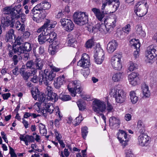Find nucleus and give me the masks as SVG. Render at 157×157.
Returning <instances> with one entry per match:
<instances>
[{"label": "nucleus", "instance_id": "1", "mask_svg": "<svg viewBox=\"0 0 157 157\" xmlns=\"http://www.w3.org/2000/svg\"><path fill=\"white\" fill-rule=\"evenodd\" d=\"M51 6V4L46 1L42 2L37 4L31 10L30 15L33 16V20L36 22H41L44 18L45 16L42 14L41 11L49 9Z\"/></svg>", "mask_w": 157, "mask_h": 157}, {"label": "nucleus", "instance_id": "2", "mask_svg": "<svg viewBox=\"0 0 157 157\" xmlns=\"http://www.w3.org/2000/svg\"><path fill=\"white\" fill-rule=\"evenodd\" d=\"M44 73L40 74L39 82L42 83L44 82L45 85L48 86L50 85L51 81H52L56 76V73L54 71L51 70L48 72L45 70Z\"/></svg>", "mask_w": 157, "mask_h": 157}, {"label": "nucleus", "instance_id": "3", "mask_svg": "<svg viewBox=\"0 0 157 157\" xmlns=\"http://www.w3.org/2000/svg\"><path fill=\"white\" fill-rule=\"evenodd\" d=\"M73 18L75 23L80 26L86 24L88 21L87 16L86 13L84 12H75Z\"/></svg>", "mask_w": 157, "mask_h": 157}, {"label": "nucleus", "instance_id": "4", "mask_svg": "<svg viewBox=\"0 0 157 157\" xmlns=\"http://www.w3.org/2000/svg\"><path fill=\"white\" fill-rule=\"evenodd\" d=\"M141 2H138L135 6L134 12L137 16L140 17L144 16L147 13L148 7H147V3L141 4Z\"/></svg>", "mask_w": 157, "mask_h": 157}, {"label": "nucleus", "instance_id": "5", "mask_svg": "<svg viewBox=\"0 0 157 157\" xmlns=\"http://www.w3.org/2000/svg\"><path fill=\"white\" fill-rule=\"evenodd\" d=\"M17 6H15L12 9L8 8H6L5 11L6 14L7 15H10L11 18H12L13 20L14 19H18L20 18V13L21 11V9L18 10L17 9Z\"/></svg>", "mask_w": 157, "mask_h": 157}, {"label": "nucleus", "instance_id": "6", "mask_svg": "<svg viewBox=\"0 0 157 157\" xmlns=\"http://www.w3.org/2000/svg\"><path fill=\"white\" fill-rule=\"evenodd\" d=\"M93 109L97 113L102 112L105 109V105L104 102L99 100H95L93 102Z\"/></svg>", "mask_w": 157, "mask_h": 157}, {"label": "nucleus", "instance_id": "7", "mask_svg": "<svg viewBox=\"0 0 157 157\" xmlns=\"http://www.w3.org/2000/svg\"><path fill=\"white\" fill-rule=\"evenodd\" d=\"M113 96L116 101L119 103H122L125 101L126 94L124 91L121 89H114Z\"/></svg>", "mask_w": 157, "mask_h": 157}, {"label": "nucleus", "instance_id": "8", "mask_svg": "<svg viewBox=\"0 0 157 157\" xmlns=\"http://www.w3.org/2000/svg\"><path fill=\"white\" fill-rule=\"evenodd\" d=\"M121 56V55L117 54L112 58L111 64L115 70H119L122 68V65L120 62Z\"/></svg>", "mask_w": 157, "mask_h": 157}, {"label": "nucleus", "instance_id": "9", "mask_svg": "<svg viewBox=\"0 0 157 157\" xmlns=\"http://www.w3.org/2000/svg\"><path fill=\"white\" fill-rule=\"evenodd\" d=\"M77 65L84 68H88L90 65L89 55L85 53L83 54L81 59L78 62Z\"/></svg>", "mask_w": 157, "mask_h": 157}, {"label": "nucleus", "instance_id": "10", "mask_svg": "<svg viewBox=\"0 0 157 157\" xmlns=\"http://www.w3.org/2000/svg\"><path fill=\"white\" fill-rule=\"evenodd\" d=\"M57 107H58L56 106V108H54L52 104L48 103V101L46 103H43L41 112L44 116L46 115V113L47 112L51 114L54 111H55L56 112L57 111V110L55 111V110Z\"/></svg>", "mask_w": 157, "mask_h": 157}, {"label": "nucleus", "instance_id": "11", "mask_svg": "<svg viewBox=\"0 0 157 157\" xmlns=\"http://www.w3.org/2000/svg\"><path fill=\"white\" fill-rule=\"evenodd\" d=\"M156 48L155 47H153L152 46L147 48L146 56L148 60L152 59L157 55V50H156Z\"/></svg>", "mask_w": 157, "mask_h": 157}, {"label": "nucleus", "instance_id": "12", "mask_svg": "<svg viewBox=\"0 0 157 157\" xmlns=\"http://www.w3.org/2000/svg\"><path fill=\"white\" fill-rule=\"evenodd\" d=\"M119 132L117 134V138L120 143H123L124 146H125L128 141V139L127 137V133L121 130H119Z\"/></svg>", "mask_w": 157, "mask_h": 157}, {"label": "nucleus", "instance_id": "13", "mask_svg": "<svg viewBox=\"0 0 157 157\" xmlns=\"http://www.w3.org/2000/svg\"><path fill=\"white\" fill-rule=\"evenodd\" d=\"M32 50L31 44L28 42H25L22 45L18 47L17 51L16 53L19 52L18 54L25 53V52H30ZM16 51H17V50Z\"/></svg>", "mask_w": 157, "mask_h": 157}, {"label": "nucleus", "instance_id": "14", "mask_svg": "<svg viewBox=\"0 0 157 157\" xmlns=\"http://www.w3.org/2000/svg\"><path fill=\"white\" fill-rule=\"evenodd\" d=\"M138 76V73L134 72L129 75L128 78L130 84L134 86L137 85L140 80Z\"/></svg>", "mask_w": 157, "mask_h": 157}, {"label": "nucleus", "instance_id": "15", "mask_svg": "<svg viewBox=\"0 0 157 157\" xmlns=\"http://www.w3.org/2000/svg\"><path fill=\"white\" fill-rule=\"evenodd\" d=\"M138 144L141 146H147L149 141L148 137L147 135L141 133L138 138Z\"/></svg>", "mask_w": 157, "mask_h": 157}, {"label": "nucleus", "instance_id": "16", "mask_svg": "<svg viewBox=\"0 0 157 157\" xmlns=\"http://www.w3.org/2000/svg\"><path fill=\"white\" fill-rule=\"evenodd\" d=\"M2 23L4 26H9L13 28L14 26V20L11 18L10 15H6L2 19Z\"/></svg>", "mask_w": 157, "mask_h": 157}, {"label": "nucleus", "instance_id": "17", "mask_svg": "<svg viewBox=\"0 0 157 157\" xmlns=\"http://www.w3.org/2000/svg\"><path fill=\"white\" fill-rule=\"evenodd\" d=\"M117 17L116 16H114L113 18H108L104 21L105 24H106L108 27H109V30L110 29H112L116 26Z\"/></svg>", "mask_w": 157, "mask_h": 157}, {"label": "nucleus", "instance_id": "18", "mask_svg": "<svg viewBox=\"0 0 157 157\" xmlns=\"http://www.w3.org/2000/svg\"><path fill=\"white\" fill-rule=\"evenodd\" d=\"M65 81V77L64 75L57 78L54 81L53 83L54 87L59 89L63 85Z\"/></svg>", "mask_w": 157, "mask_h": 157}, {"label": "nucleus", "instance_id": "19", "mask_svg": "<svg viewBox=\"0 0 157 157\" xmlns=\"http://www.w3.org/2000/svg\"><path fill=\"white\" fill-rule=\"evenodd\" d=\"M118 45L116 40H112L107 44V49L108 52L109 53L113 52L116 49Z\"/></svg>", "mask_w": 157, "mask_h": 157}, {"label": "nucleus", "instance_id": "20", "mask_svg": "<svg viewBox=\"0 0 157 157\" xmlns=\"http://www.w3.org/2000/svg\"><path fill=\"white\" fill-rule=\"evenodd\" d=\"M43 64L42 61L40 59L36 60L35 62L34 69L32 70V74H35L37 72V70H41L42 69Z\"/></svg>", "mask_w": 157, "mask_h": 157}, {"label": "nucleus", "instance_id": "21", "mask_svg": "<svg viewBox=\"0 0 157 157\" xmlns=\"http://www.w3.org/2000/svg\"><path fill=\"white\" fill-rule=\"evenodd\" d=\"M92 11L94 13V14L98 19L101 21L104 17V14L101 13L99 9L95 8L92 9Z\"/></svg>", "mask_w": 157, "mask_h": 157}, {"label": "nucleus", "instance_id": "22", "mask_svg": "<svg viewBox=\"0 0 157 157\" xmlns=\"http://www.w3.org/2000/svg\"><path fill=\"white\" fill-rule=\"evenodd\" d=\"M68 46L73 47H75L77 45V41L75 38L71 35H68Z\"/></svg>", "mask_w": 157, "mask_h": 157}, {"label": "nucleus", "instance_id": "23", "mask_svg": "<svg viewBox=\"0 0 157 157\" xmlns=\"http://www.w3.org/2000/svg\"><path fill=\"white\" fill-rule=\"evenodd\" d=\"M20 73L24 79L26 81H28L29 78L32 74V72L31 73L30 72L28 71H25V69L24 68H21L20 70Z\"/></svg>", "mask_w": 157, "mask_h": 157}, {"label": "nucleus", "instance_id": "24", "mask_svg": "<svg viewBox=\"0 0 157 157\" xmlns=\"http://www.w3.org/2000/svg\"><path fill=\"white\" fill-rule=\"evenodd\" d=\"M14 30L13 29H10L6 34V41L7 42L10 41L14 38L15 40V36L14 34Z\"/></svg>", "mask_w": 157, "mask_h": 157}, {"label": "nucleus", "instance_id": "25", "mask_svg": "<svg viewBox=\"0 0 157 157\" xmlns=\"http://www.w3.org/2000/svg\"><path fill=\"white\" fill-rule=\"evenodd\" d=\"M48 101L51 100L55 102L57 101L58 99V96L57 94L55 93L49 92L47 93Z\"/></svg>", "mask_w": 157, "mask_h": 157}, {"label": "nucleus", "instance_id": "26", "mask_svg": "<svg viewBox=\"0 0 157 157\" xmlns=\"http://www.w3.org/2000/svg\"><path fill=\"white\" fill-rule=\"evenodd\" d=\"M148 86L146 84H144L142 86V92L143 97L147 98L150 96V91Z\"/></svg>", "mask_w": 157, "mask_h": 157}, {"label": "nucleus", "instance_id": "27", "mask_svg": "<svg viewBox=\"0 0 157 157\" xmlns=\"http://www.w3.org/2000/svg\"><path fill=\"white\" fill-rule=\"evenodd\" d=\"M123 72H118L113 74L112 76L113 80L114 82H118L121 80L123 78Z\"/></svg>", "mask_w": 157, "mask_h": 157}, {"label": "nucleus", "instance_id": "28", "mask_svg": "<svg viewBox=\"0 0 157 157\" xmlns=\"http://www.w3.org/2000/svg\"><path fill=\"white\" fill-rule=\"evenodd\" d=\"M48 36L41 33L38 36V40L40 44H42L46 42H48Z\"/></svg>", "mask_w": 157, "mask_h": 157}, {"label": "nucleus", "instance_id": "29", "mask_svg": "<svg viewBox=\"0 0 157 157\" xmlns=\"http://www.w3.org/2000/svg\"><path fill=\"white\" fill-rule=\"evenodd\" d=\"M97 24L96 25L95 27L98 29L99 31H105V30L107 32L109 31V27H108L106 24Z\"/></svg>", "mask_w": 157, "mask_h": 157}, {"label": "nucleus", "instance_id": "30", "mask_svg": "<svg viewBox=\"0 0 157 157\" xmlns=\"http://www.w3.org/2000/svg\"><path fill=\"white\" fill-rule=\"evenodd\" d=\"M120 122L119 119L113 116L110 117L109 120V125L113 126L115 124H120Z\"/></svg>", "mask_w": 157, "mask_h": 157}, {"label": "nucleus", "instance_id": "31", "mask_svg": "<svg viewBox=\"0 0 157 157\" xmlns=\"http://www.w3.org/2000/svg\"><path fill=\"white\" fill-rule=\"evenodd\" d=\"M130 96L131 102L132 103L135 104L138 101V98L134 91H132L130 92Z\"/></svg>", "mask_w": 157, "mask_h": 157}, {"label": "nucleus", "instance_id": "32", "mask_svg": "<svg viewBox=\"0 0 157 157\" xmlns=\"http://www.w3.org/2000/svg\"><path fill=\"white\" fill-rule=\"evenodd\" d=\"M137 128L139 132L141 133H143L144 131V128L143 123L141 120L138 121L137 124Z\"/></svg>", "mask_w": 157, "mask_h": 157}, {"label": "nucleus", "instance_id": "33", "mask_svg": "<svg viewBox=\"0 0 157 157\" xmlns=\"http://www.w3.org/2000/svg\"><path fill=\"white\" fill-rule=\"evenodd\" d=\"M48 42L50 43L54 41L57 38L56 34L55 33H51L48 35Z\"/></svg>", "mask_w": 157, "mask_h": 157}, {"label": "nucleus", "instance_id": "34", "mask_svg": "<svg viewBox=\"0 0 157 157\" xmlns=\"http://www.w3.org/2000/svg\"><path fill=\"white\" fill-rule=\"evenodd\" d=\"M57 110L56 112V115L59 117L58 119H56L55 121V124L57 126L59 124V122L62 119V116L60 114V111H59V107H57L56 108L55 111Z\"/></svg>", "mask_w": 157, "mask_h": 157}, {"label": "nucleus", "instance_id": "35", "mask_svg": "<svg viewBox=\"0 0 157 157\" xmlns=\"http://www.w3.org/2000/svg\"><path fill=\"white\" fill-rule=\"evenodd\" d=\"M25 25L23 24H21L20 21H17L15 24V27L18 30L24 32L25 30Z\"/></svg>", "mask_w": 157, "mask_h": 157}, {"label": "nucleus", "instance_id": "36", "mask_svg": "<svg viewBox=\"0 0 157 157\" xmlns=\"http://www.w3.org/2000/svg\"><path fill=\"white\" fill-rule=\"evenodd\" d=\"M46 95L44 94L43 93L39 96L38 100L41 102V105L43 106V103H46L48 102L47 97L46 98Z\"/></svg>", "mask_w": 157, "mask_h": 157}, {"label": "nucleus", "instance_id": "37", "mask_svg": "<svg viewBox=\"0 0 157 157\" xmlns=\"http://www.w3.org/2000/svg\"><path fill=\"white\" fill-rule=\"evenodd\" d=\"M132 46L134 48L136 49V50H135L134 52L133 55L135 59L138 56V51H137L138 48L139 50V48L140 47V43L138 42L137 43H135L133 44L132 45Z\"/></svg>", "mask_w": 157, "mask_h": 157}, {"label": "nucleus", "instance_id": "38", "mask_svg": "<svg viewBox=\"0 0 157 157\" xmlns=\"http://www.w3.org/2000/svg\"><path fill=\"white\" fill-rule=\"evenodd\" d=\"M136 33L142 37H145V33L144 31L143 30L141 26L140 25H138L136 26Z\"/></svg>", "mask_w": 157, "mask_h": 157}, {"label": "nucleus", "instance_id": "39", "mask_svg": "<svg viewBox=\"0 0 157 157\" xmlns=\"http://www.w3.org/2000/svg\"><path fill=\"white\" fill-rule=\"evenodd\" d=\"M67 26L65 27V29L68 32H70L72 31L74 27V24L72 21L70 20Z\"/></svg>", "mask_w": 157, "mask_h": 157}, {"label": "nucleus", "instance_id": "40", "mask_svg": "<svg viewBox=\"0 0 157 157\" xmlns=\"http://www.w3.org/2000/svg\"><path fill=\"white\" fill-rule=\"evenodd\" d=\"M94 45V40L92 38L88 40L86 43L85 47L86 48H91Z\"/></svg>", "mask_w": 157, "mask_h": 157}, {"label": "nucleus", "instance_id": "41", "mask_svg": "<svg viewBox=\"0 0 157 157\" xmlns=\"http://www.w3.org/2000/svg\"><path fill=\"white\" fill-rule=\"evenodd\" d=\"M77 104L80 111H83L86 109L85 104L82 100H78L77 102Z\"/></svg>", "mask_w": 157, "mask_h": 157}, {"label": "nucleus", "instance_id": "42", "mask_svg": "<svg viewBox=\"0 0 157 157\" xmlns=\"http://www.w3.org/2000/svg\"><path fill=\"white\" fill-rule=\"evenodd\" d=\"M69 84L70 86H73L75 88H76L80 86V81L78 80H75L70 82Z\"/></svg>", "mask_w": 157, "mask_h": 157}, {"label": "nucleus", "instance_id": "43", "mask_svg": "<svg viewBox=\"0 0 157 157\" xmlns=\"http://www.w3.org/2000/svg\"><path fill=\"white\" fill-rule=\"evenodd\" d=\"M35 62L34 63L32 60L28 61L26 63V68L27 69H30L32 70L34 69Z\"/></svg>", "mask_w": 157, "mask_h": 157}, {"label": "nucleus", "instance_id": "44", "mask_svg": "<svg viewBox=\"0 0 157 157\" xmlns=\"http://www.w3.org/2000/svg\"><path fill=\"white\" fill-rule=\"evenodd\" d=\"M105 53L102 49H100L98 51H97L95 53L94 57H98L99 58L104 57Z\"/></svg>", "mask_w": 157, "mask_h": 157}, {"label": "nucleus", "instance_id": "45", "mask_svg": "<svg viewBox=\"0 0 157 157\" xmlns=\"http://www.w3.org/2000/svg\"><path fill=\"white\" fill-rule=\"evenodd\" d=\"M69 86V84L67 87L68 90L71 93L72 96L75 97L76 94V88L73 86Z\"/></svg>", "mask_w": 157, "mask_h": 157}, {"label": "nucleus", "instance_id": "46", "mask_svg": "<svg viewBox=\"0 0 157 157\" xmlns=\"http://www.w3.org/2000/svg\"><path fill=\"white\" fill-rule=\"evenodd\" d=\"M15 47L14 46V45H13V47L12 50L9 51V55L10 57H12L14 54V53H17L18 55H20L21 54H18L19 52H18L17 53H15V52H17L16 50H17V49H18V47H16L15 48Z\"/></svg>", "mask_w": 157, "mask_h": 157}, {"label": "nucleus", "instance_id": "47", "mask_svg": "<svg viewBox=\"0 0 157 157\" xmlns=\"http://www.w3.org/2000/svg\"><path fill=\"white\" fill-rule=\"evenodd\" d=\"M87 128L86 127H84L82 128V135L84 139H85L87 134Z\"/></svg>", "mask_w": 157, "mask_h": 157}, {"label": "nucleus", "instance_id": "48", "mask_svg": "<svg viewBox=\"0 0 157 157\" xmlns=\"http://www.w3.org/2000/svg\"><path fill=\"white\" fill-rule=\"evenodd\" d=\"M59 97L60 99L64 101H67L71 99V98L69 95L60 94Z\"/></svg>", "mask_w": 157, "mask_h": 157}, {"label": "nucleus", "instance_id": "49", "mask_svg": "<svg viewBox=\"0 0 157 157\" xmlns=\"http://www.w3.org/2000/svg\"><path fill=\"white\" fill-rule=\"evenodd\" d=\"M70 21V20L67 19L63 18L60 20V22L62 25L65 28V27L67 26Z\"/></svg>", "mask_w": 157, "mask_h": 157}, {"label": "nucleus", "instance_id": "50", "mask_svg": "<svg viewBox=\"0 0 157 157\" xmlns=\"http://www.w3.org/2000/svg\"><path fill=\"white\" fill-rule=\"evenodd\" d=\"M95 63L98 64H101L104 59L105 57L99 58L98 57H94Z\"/></svg>", "mask_w": 157, "mask_h": 157}, {"label": "nucleus", "instance_id": "51", "mask_svg": "<svg viewBox=\"0 0 157 157\" xmlns=\"http://www.w3.org/2000/svg\"><path fill=\"white\" fill-rule=\"evenodd\" d=\"M137 65H135L133 63L131 62L129 65V66L128 67V69L130 71H132L137 68Z\"/></svg>", "mask_w": 157, "mask_h": 157}, {"label": "nucleus", "instance_id": "52", "mask_svg": "<svg viewBox=\"0 0 157 157\" xmlns=\"http://www.w3.org/2000/svg\"><path fill=\"white\" fill-rule=\"evenodd\" d=\"M113 2H116L117 6H118L119 5V2L118 0H106L105 2L107 5H109L112 4Z\"/></svg>", "mask_w": 157, "mask_h": 157}, {"label": "nucleus", "instance_id": "53", "mask_svg": "<svg viewBox=\"0 0 157 157\" xmlns=\"http://www.w3.org/2000/svg\"><path fill=\"white\" fill-rule=\"evenodd\" d=\"M35 74H33V77H32L30 80L31 81L33 82V83H37L38 82H39V78L40 75L38 78L37 76L36 75H35Z\"/></svg>", "mask_w": 157, "mask_h": 157}, {"label": "nucleus", "instance_id": "54", "mask_svg": "<svg viewBox=\"0 0 157 157\" xmlns=\"http://www.w3.org/2000/svg\"><path fill=\"white\" fill-rule=\"evenodd\" d=\"M57 46H53L51 48H49L48 49L49 53L52 55H54L56 52V49L57 48Z\"/></svg>", "mask_w": 157, "mask_h": 157}, {"label": "nucleus", "instance_id": "55", "mask_svg": "<svg viewBox=\"0 0 157 157\" xmlns=\"http://www.w3.org/2000/svg\"><path fill=\"white\" fill-rule=\"evenodd\" d=\"M25 139L28 142H33L34 141V137L32 136L26 135L25 136Z\"/></svg>", "mask_w": 157, "mask_h": 157}, {"label": "nucleus", "instance_id": "56", "mask_svg": "<svg viewBox=\"0 0 157 157\" xmlns=\"http://www.w3.org/2000/svg\"><path fill=\"white\" fill-rule=\"evenodd\" d=\"M50 31L48 29V28H44L42 30V33H43V34L48 36L50 33H49Z\"/></svg>", "mask_w": 157, "mask_h": 157}, {"label": "nucleus", "instance_id": "57", "mask_svg": "<svg viewBox=\"0 0 157 157\" xmlns=\"http://www.w3.org/2000/svg\"><path fill=\"white\" fill-rule=\"evenodd\" d=\"M21 37L19 36L16 39L15 41V44H14L15 45V47H16V45H20L21 44Z\"/></svg>", "mask_w": 157, "mask_h": 157}, {"label": "nucleus", "instance_id": "58", "mask_svg": "<svg viewBox=\"0 0 157 157\" xmlns=\"http://www.w3.org/2000/svg\"><path fill=\"white\" fill-rule=\"evenodd\" d=\"M107 5L105 2L103 3L101 8V13L103 14H108L109 13V12L108 11L104 10L105 8Z\"/></svg>", "mask_w": 157, "mask_h": 157}, {"label": "nucleus", "instance_id": "59", "mask_svg": "<svg viewBox=\"0 0 157 157\" xmlns=\"http://www.w3.org/2000/svg\"><path fill=\"white\" fill-rule=\"evenodd\" d=\"M130 25H127L123 28V31L126 33H128L130 30Z\"/></svg>", "mask_w": 157, "mask_h": 157}, {"label": "nucleus", "instance_id": "60", "mask_svg": "<svg viewBox=\"0 0 157 157\" xmlns=\"http://www.w3.org/2000/svg\"><path fill=\"white\" fill-rule=\"evenodd\" d=\"M107 109L108 112H111L113 111V108L112 106L109 102L107 103Z\"/></svg>", "mask_w": 157, "mask_h": 157}, {"label": "nucleus", "instance_id": "61", "mask_svg": "<svg viewBox=\"0 0 157 157\" xmlns=\"http://www.w3.org/2000/svg\"><path fill=\"white\" fill-rule=\"evenodd\" d=\"M30 35V33L29 32L26 31L24 32L22 36L25 39L28 38L29 37Z\"/></svg>", "mask_w": 157, "mask_h": 157}, {"label": "nucleus", "instance_id": "62", "mask_svg": "<svg viewBox=\"0 0 157 157\" xmlns=\"http://www.w3.org/2000/svg\"><path fill=\"white\" fill-rule=\"evenodd\" d=\"M50 21L49 20L46 19L45 22L42 26L43 28H48L49 25L50 24Z\"/></svg>", "mask_w": 157, "mask_h": 157}, {"label": "nucleus", "instance_id": "63", "mask_svg": "<svg viewBox=\"0 0 157 157\" xmlns=\"http://www.w3.org/2000/svg\"><path fill=\"white\" fill-rule=\"evenodd\" d=\"M11 94L10 93H7L2 94V96L4 100H7L10 97Z\"/></svg>", "mask_w": 157, "mask_h": 157}, {"label": "nucleus", "instance_id": "64", "mask_svg": "<svg viewBox=\"0 0 157 157\" xmlns=\"http://www.w3.org/2000/svg\"><path fill=\"white\" fill-rule=\"evenodd\" d=\"M126 157H132V152L130 150H128L126 152Z\"/></svg>", "mask_w": 157, "mask_h": 157}]
</instances>
